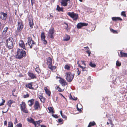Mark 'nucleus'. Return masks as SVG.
<instances>
[{
	"label": "nucleus",
	"instance_id": "56",
	"mask_svg": "<svg viewBox=\"0 0 127 127\" xmlns=\"http://www.w3.org/2000/svg\"><path fill=\"white\" fill-rule=\"evenodd\" d=\"M91 124V123H89V125L88 127H91L92 126V125H90V124Z\"/></svg>",
	"mask_w": 127,
	"mask_h": 127
},
{
	"label": "nucleus",
	"instance_id": "49",
	"mask_svg": "<svg viewBox=\"0 0 127 127\" xmlns=\"http://www.w3.org/2000/svg\"><path fill=\"white\" fill-rule=\"evenodd\" d=\"M63 119H58V121L59 122H61L63 121Z\"/></svg>",
	"mask_w": 127,
	"mask_h": 127
},
{
	"label": "nucleus",
	"instance_id": "57",
	"mask_svg": "<svg viewBox=\"0 0 127 127\" xmlns=\"http://www.w3.org/2000/svg\"><path fill=\"white\" fill-rule=\"evenodd\" d=\"M2 28L1 24L0 22V29Z\"/></svg>",
	"mask_w": 127,
	"mask_h": 127
},
{
	"label": "nucleus",
	"instance_id": "62",
	"mask_svg": "<svg viewBox=\"0 0 127 127\" xmlns=\"http://www.w3.org/2000/svg\"><path fill=\"white\" fill-rule=\"evenodd\" d=\"M81 72H78V73H77L78 75H79L80 74Z\"/></svg>",
	"mask_w": 127,
	"mask_h": 127
},
{
	"label": "nucleus",
	"instance_id": "59",
	"mask_svg": "<svg viewBox=\"0 0 127 127\" xmlns=\"http://www.w3.org/2000/svg\"><path fill=\"white\" fill-rule=\"evenodd\" d=\"M38 68H36L35 69V71H36L37 72L38 71Z\"/></svg>",
	"mask_w": 127,
	"mask_h": 127
},
{
	"label": "nucleus",
	"instance_id": "40",
	"mask_svg": "<svg viewBox=\"0 0 127 127\" xmlns=\"http://www.w3.org/2000/svg\"><path fill=\"white\" fill-rule=\"evenodd\" d=\"M90 123H91L90 124V125H92V126H93L95 125V123L94 121H93L92 122H90Z\"/></svg>",
	"mask_w": 127,
	"mask_h": 127
},
{
	"label": "nucleus",
	"instance_id": "6",
	"mask_svg": "<svg viewBox=\"0 0 127 127\" xmlns=\"http://www.w3.org/2000/svg\"><path fill=\"white\" fill-rule=\"evenodd\" d=\"M18 24L17 31L20 32L22 30V29L23 27L22 22L21 20H19L18 22Z\"/></svg>",
	"mask_w": 127,
	"mask_h": 127
},
{
	"label": "nucleus",
	"instance_id": "12",
	"mask_svg": "<svg viewBox=\"0 0 127 127\" xmlns=\"http://www.w3.org/2000/svg\"><path fill=\"white\" fill-rule=\"evenodd\" d=\"M41 39L43 41L44 44H46L47 42L45 39V37L44 35V32H42L41 33Z\"/></svg>",
	"mask_w": 127,
	"mask_h": 127
},
{
	"label": "nucleus",
	"instance_id": "34",
	"mask_svg": "<svg viewBox=\"0 0 127 127\" xmlns=\"http://www.w3.org/2000/svg\"><path fill=\"white\" fill-rule=\"evenodd\" d=\"M8 29V28L7 27H6L5 28H4V30L3 32V33H4V34H5L7 32Z\"/></svg>",
	"mask_w": 127,
	"mask_h": 127
},
{
	"label": "nucleus",
	"instance_id": "47",
	"mask_svg": "<svg viewBox=\"0 0 127 127\" xmlns=\"http://www.w3.org/2000/svg\"><path fill=\"white\" fill-rule=\"evenodd\" d=\"M52 116L56 118H57L58 117L56 115H52Z\"/></svg>",
	"mask_w": 127,
	"mask_h": 127
},
{
	"label": "nucleus",
	"instance_id": "5",
	"mask_svg": "<svg viewBox=\"0 0 127 127\" xmlns=\"http://www.w3.org/2000/svg\"><path fill=\"white\" fill-rule=\"evenodd\" d=\"M48 64V67L49 68L51 69V71L54 70L56 68L55 66H52L51 65L52 59L50 57H48L47 59Z\"/></svg>",
	"mask_w": 127,
	"mask_h": 127
},
{
	"label": "nucleus",
	"instance_id": "58",
	"mask_svg": "<svg viewBox=\"0 0 127 127\" xmlns=\"http://www.w3.org/2000/svg\"><path fill=\"white\" fill-rule=\"evenodd\" d=\"M60 113L61 116H62V115H63L62 111H60Z\"/></svg>",
	"mask_w": 127,
	"mask_h": 127
},
{
	"label": "nucleus",
	"instance_id": "61",
	"mask_svg": "<svg viewBox=\"0 0 127 127\" xmlns=\"http://www.w3.org/2000/svg\"><path fill=\"white\" fill-rule=\"evenodd\" d=\"M86 52L88 54L90 52L89 51H87Z\"/></svg>",
	"mask_w": 127,
	"mask_h": 127
},
{
	"label": "nucleus",
	"instance_id": "30",
	"mask_svg": "<svg viewBox=\"0 0 127 127\" xmlns=\"http://www.w3.org/2000/svg\"><path fill=\"white\" fill-rule=\"evenodd\" d=\"M89 65L92 67H95L96 66V65L94 63L91 62L90 63Z\"/></svg>",
	"mask_w": 127,
	"mask_h": 127
},
{
	"label": "nucleus",
	"instance_id": "14",
	"mask_svg": "<svg viewBox=\"0 0 127 127\" xmlns=\"http://www.w3.org/2000/svg\"><path fill=\"white\" fill-rule=\"evenodd\" d=\"M28 75L32 79H34L36 78V75L31 72H29Z\"/></svg>",
	"mask_w": 127,
	"mask_h": 127
},
{
	"label": "nucleus",
	"instance_id": "28",
	"mask_svg": "<svg viewBox=\"0 0 127 127\" xmlns=\"http://www.w3.org/2000/svg\"><path fill=\"white\" fill-rule=\"evenodd\" d=\"M21 110L24 113H28V111L26 107L21 109Z\"/></svg>",
	"mask_w": 127,
	"mask_h": 127
},
{
	"label": "nucleus",
	"instance_id": "13",
	"mask_svg": "<svg viewBox=\"0 0 127 127\" xmlns=\"http://www.w3.org/2000/svg\"><path fill=\"white\" fill-rule=\"evenodd\" d=\"M28 121L31 123H32L35 126H36V123L34 121V120L33 119L31 118H28L27 119Z\"/></svg>",
	"mask_w": 127,
	"mask_h": 127
},
{
	"label": "nucleus",
	"instance_id": "22",
	"mask_svg": "<svg viewBox=\"0 0 127 127\" xmlns=\"http://www.w3.org/2000/svg\"><path fill=\"white\" fill-rule=\"evenodd\" d=\"M120 54H121V56L120 57H127V53H124L121 51L120 52Z\"/></svg>",
	"mask_w": 127,
	"mask_h": 127
},
{
	"label": "nucleus",
	"instance_id": "11",
	"mask_svg": "<svg viewBox=\"0 0 127 127\" xmlns=\"http://www.w3.org/2000/svg\"><path fill=\"white\" fill-rule=\"evenodd\" d=\"M54 32V28L50 29L49 31V34H50V37L51 38L53 39L54 37L53 34Z\"/></svg>",
	"mask_w": 127,
	"mask_h": 127
},
{
	"label": "nucleus",
	"instance_id": "3",
	"mask_svg": "<svg viewBox=\"0 0 127 127\" xmlns=\"http://www.w3.org/2000/svg\"><path fill=\"white\" fill-rule=\"evenodd\" d=\"M28 43L30 48H33L35 50L36 49L37 45L35 43V42L30 37L29 38Z\"/></svg>",
	"mask_w": 127,
	"mask_h": 127
},
{
	"label": "nucleus",
	"instance_id": "15",
	"mask_svg": "<svg viewBox=\"0 0 127 127\" xmlns=\"http://www.w3.org/2000/svg\"><path fill=\"white\" fill-rule=\"evenodd\" d=\"M60 83L63 86H64L67 84V83L63 79H61L60 80Z\"/></svg>",
	"mask_w": 127,
	"mask_h": 127
},
{
	"label": "nucleus",
	"instance_id": "48",
	"mask_svg": "<svg viewBox=\"0 0 127 127\" xmlns=\"http://www.w3.org/2000/svg\"><path fill=\"white\" fill-rule=\"evenodd\" d=\"M4 124L5 125L7 126V122L6 121H5L4 122Z\"/></svg>",
	"mask_w": 127,
	"mask_h": 127
},
{
	"label": "nucleus",
	"instance_id": "17",
	"mask_svg": "<svg viewBox=\"0 0 127 127\" xmlns=\"http://www.w3.org/2000/svg\"><path fill=\"white\" fill-rule=\"evenodd\" d=\"M34 100L32 99H31L29 100L28 101V103L30 106H31L33 104Z\"/></svg>",
	"mask_w": 127,
	"mask_h": 127
},
{
	"label": "nucleus",
	"instance_id": "41",
	"mask_svg": "<svg viewBox=\"0 0 127 127\" xmlns=\"http://www.w3.org/2000/svg\"><path fill=\"white\" fill-rule=\"evenodd\" d=\"M40 100L41 102H44L45 101V98L43 97L40 99Z\"/></svg>",
	"mask_w": 127,
	"mask_h": 127
},
{
	"label": "nucleus",
	"instance_id": "33",
	"mask_svg": "<svg viewBox=\"0 0 127 127\" xmlns=\"http://www.w3.org/2000/svg\"><path fill=\"white\" fill-rule=\"evenodd\" d=\"M70 98H71L72 100H76L77 99V97H75L74 96L73 97L71 95H70Z\"/></svg>",
	"mask_w": 127,
	"mask_h": 127
},
{
	"label": "nucleus",
	"instance_id": "24",
	"mask_svg": "<svg viewBox=\"0 0 127 127\" xmlns=\"http://www.w3.org/2000/svg\"><path fill=\"white\" fill-rule=\"evenodd\" d=\"M48 109L49 111L52 113H54V111L53 110V108L51 107H48Z\"/></svg>",
	"mask_w": 127,
	"mask_h": 127
},
{
	"label": "nucleus",
	"instance_id": "10",
	"mask_svg": "<svg viewBox=\"0 0 127 127\" xmlns=\"http://www.w3.org/2000/svg\"><path fill=\"white\" fill-rule=\"evenodd\" d=\"M88 25V23H78L77 25V28L78 29L80 28L83 26H87Z\"/></svg>",
	"mask_w": 127,
	"mask_h": 127
},
{
	"label": "nucleus",
	"instance_id": "54",
	"mask_svg": "<svg viewBox=\"0 0 127 127\" xmlns=\"http://www.w3.org/2000/svg\"><path fill=\"white\" fill-rule=\"evenodd\" d=\"M77 109L78 111H81V109L77 107Z\"/></svg>",
	"mask_w": 127,
	"mask_h": 127
},
{
	"label": "nucleus",
	"instance_id": "60",
	"mask_svg": "<svg viewBox=\"0 0 127 127\" xmlns=\"http://www.w3.org/2000/svg\"><path fill=\"white\" fill-rule=\"evenodd\" d=\"M82 64H84L85 65V64L84 63V61H82Z\"/></svg>",
	"mask_w": 127,
	"mask_h": 127
},
{
	"label": "nucleus",
	"instance_id": "31",
	"mask_svg": "<svg viewBox=\"0 0 127 127\" xmlns=\"http://www.w3.org/2000/svg\"><path fill=\"white\" fill-rule=\"evenodd\" d=\"M13 101L11 100H9L8 101V105L9 106H11V104L13 103Z\"/></svg>",
	"mask_w": 127,
	"mask_h": 127
},
{
	"label": "nucleus",
	"instance_id": "46",
	"mask_svg": "<svg viewBox=\"0 0 127 127\" xmlns=\"http://www.w3.org/2000/svg\"><path fill=\"white\" fill-rule=\"evenodd\" d=\"M36 123V125L37 124L38 125H39L40 124V121H37L35 122Z\"/></svg>",
	"mask_w": 127,
	"mask_h": 127
},
{
	"label": "nucleus",
	"instance_id": "4",
	"mask_svg": "<svg viewBox=\"0 0 127 127\" xmlns=\"http://www.w3.org/2000/svg\"><path fill=\"white\" fill-rule=\"evenodd\" d=\"M13 40L12 38H8L6 40V45L10 49L13 47Z\"/></svg>",
	"mask_w": 127,
	"mask_h": 127
},
{
	"label": "nucleus",
	"instance_id": "27",
	"mask_svg": "<svg viewBox=\"0 0 127 127\" xmlns=\"http://www.w3.org/2000/svg\"><path fill=\"white\" fill-rule=\"evenodd\" d=\"M56 9L58 11H63V8L60 7L59 5H57Z\"/></svg>",
	"mask_w": 127,
	"mask_h": 127
},
{
	"label": "nucleus",
	"instance_id": "39",
	"mask_svg": "<svg viewBox=\"0 0 127 127\" xmlns=\"http://www.w3.org/2000/svg\"><path fill=\"white\" fill-rule=\"evenodd\" d=\"M108 121L111 126L114 125L113 124L111 120L110 119H108Z\"/></svg>",
	"mask_w": 127,
	"mask_h": 127
},
{
	"label": "nucleus",
	"instance_id": "9",
	"mask_svg": "<svg viewBox=\"0 0 127 127\" xmlns=\"http://www.w3.org/2000/svg\"><path fill=\"white\" fill-rule=\"evenodd\" d=\"M0 18L3 20H5L6 18L7 14L3 12L0 13Z\"/></svg>",
	"mask_w": 127,
	"mask_h": 127
},
{
	"label": "nucleus",
	"instance_id": "55",
	"mask_svg": "<svg viewBox=\"0 0 127 127\" xmlns=\"http://www.w3.org/2000/svg\"><path fill=\"white\" fill-rule=\"evenodd\" d=\"M8 109L6 111H5V112H4V111H2V112L3 113H6V112L8 111Z\"/></svg>",
	"mask_w": 127,
	"mask_h": 127
},
{
	"label": "nucleus",
	"instance_id": "8",
	"mask_svg": "<svg viewBox=\"0 0 127 127\" xmlns=\"http://www.w3.org/2000/svg\"><path fill=\"white\" fill-rule=\"evenodd\" d=\"M34 107L35 110H37L39 109H40L39 103L37 101H36L34 103Z\"/></svg>",
	"mask_w": 127,
	"mask_h": 127
},
{
	"label": "nucleus",
	"instance_id": "64",
	"mask_svg": "<svg viewBox=\"0 0 127 127\" xmlns=\"http://www.w3.org/2000/svg\"><path fill=\"white\" fill-rule=\"evenodd\" d=\"M23 75H19V76L20 77H21V76H22Z\"/></svg>",
	"mask_w": 127,
	"mask_h": 127
},
{
	"label": "nucleus",
	"instance_id": "25",
	"mask_svg": "<svg viewBox=\"0 0 127 127\" xmlns=\"http://www.w3.org/2000/svg\"><path fill=\"white\" fill-rule=\"evenodd\" d=\"M29 24L31 28H32V26L33 25V23L32 20H29Z\"/></svg>",
	"mask_w": 127,
	"mask_h": 127
},
{
	"label": "nucleus",
	"instance_id": "19",
	"mask_svg": "<svg viewBox=\"0 0 127 127\" xmlns=\"http://www.w3.org/2000/svg\"><path fill=\"white\" fill-rule=\"evenodd\" d=\"M32 86V83H28V84L26 85V87L29 88L30 89H33V88Z\"/></svg>",
	"mask_w": 127,
	"mask_h": 127
},
{
	"label": "nucleus",
	"instance_id": "16",
	"mask_svg": "<svg viewBox=\"0 0 127 127\" xmlns=\"http://www.w3.org/2000/svg\"><path fill=\"white\" fill-rule=\"evenodd\" d=\"M62 1L61 2L62 5L64 6H66L67 5V2L69 1H70V0H62Z\"/></svg>",
	"mask_w": 127,
	"mask_h": 127
},
{
	"label": "nucleus",
	"instance_id": "63",
	"mask_svg": "<svg viewBox=\"0 0 127 127\" xmlns=\"http://www.w3.org/2000/svg\"><path fill=\"white\" fill-rule=\"evenodd\" d=\"M50 17H53V16L52 15H51V14L50 15Z\"/></svg>",
	"mask_w": 127,
	"mask_h": 127
},
{
	"label": "nucleus",
	"instance_id": "1",
	"mask_svg": "<svg viewBox=\"0 0 127 127\" xmlns=\"http://www.w3.org/2000/svg\"><path fill=\"white\" fill-rule=\"evenodd\" d=\"M74 75V73H72L70 72H67L66 73L65 77L68 82H70L73 79Z\"/></svg>",
	"mask_w": 127,
	"mask_h": 127
},
{
	"label": "nucleus",
	"instance_id": "45",
	"mask_svg": "<svg viewBox=\"0 0 127 127\" xmlns=\"http://www.w3.org/2000/svg\"><path fill=\"white\" fill-rule=\"evenodd\" d=\"M110 31L114 33H115L116 32V31L112 29H110Z\"/></svg>",
	"mask_w": 127,
	"mask_h": 127
},
{
	"label": "nucleus",
	"instance_id": "43",
	"mask_svg": "<svg viewBox=\"0 0 127 127\" xmlns=\"http://www.w3.org/2000/svg\"><path fill=\"white\" fill-rule=\"evenodd\" d=\"M29 96V95L28 94H27L26 95H24V98H26L28 97Z\"/></svg>",
	"mask_w": 127,
	"mask_h": 127
},
{
	"label": "nucleus",
	"instance_id": "36",
	"mask_svg": "<svg viewBox=\"0 0 127 127\" xmlns=\"http://www.w3.org/2000/svg\"><path fill=\"white\" fill-rule=\"evenodd\" d=\"M121 15L125 17H126V15L125 14V11L122 12L121 13Z\"/></svg>",
	"mask_w": 127,
	"mask_h": 127
},
{
	"label": "nucleus",
	"instance_id": "50",
	"mask_svg": "<svg viewBox=\"0 0 127 127\" xmlns=\"http://www.w3.org/2000/svg\"><path fill=\"white\" fill-rule=\"evenodd\" d=\"M61 116L62 117L66 119V117L65 115H62V116Z\"/></svg>",
	"mask_w": 127,
	"mask_h": 127
},
{
	"label": "nucleus",
	"instance_id": "7",
	"mask_svg": "<svg viewBox=\"0 0 127 127\" xmlns=\"http://www.w3.org/2000/svg\"><path fill=\"white\" fill-rule=\"evenodd\" d=\"M67 14L75 20H76L78 17V15L75 14L73 12H68V13Z\"/></svg>",
	"mask_w": 127,
	"mask_h": 127
},
{
	"label": "nucleus",
	"instance_id": "35",
	"mask_svg": "<svg viewBox=\"0 0 127 127\" xmlns=\"http://www.w3.org/2000/svg\"><path fill=\"white\" fill-rule=\"evenodd\" d=\"M121 65V63H119L118 61H117L116 63V65L117 66H120Z\"/></svg>",
	"mask_w": 127,
	"mask_h": 127
},
{
	"label": "nucleus",
	"instance_id": "42",
	"mask_svg": "<svg viewBox=\"0 0 127 127\" xmlns=\"http://www.w3.org/2000/svg\"><path fill=\"white\" fill-rule=\"evenodd\" d=\"M17 127H22V124L19 123L17 125Z\"/></svg>",
	"mask_w": 127,
	"mask_h": 127
},
{
	"label": "nucleus",
	"instance_id": "21",
	"mask_svg": "<svg viewBox=\"0 0 127 127\" xmlns=\"http://www.w3.org/2000/svg\"><path fill=\"white\" fill-rule=\"evenodd\" d=\"M112 19L115 21H117V20H122V19L119 17H113L112 18Z\"/></svg>",
	"mask_w": 127,
	"mask_h": 127
},
{
	"label": "nucleus",
	"instance_id": "26",
	"mask_svg": "<svg viewBox=\"0 0 127 127\" xmlns=\"http://www.w3.org/2000/svg\"><path fill=\"white\" fill-rule=\"evenodd\" d=\"M70 39V37L69 36L67 35H66V37L64 38L63 40L64 41H67L68 40Z\"/></svg>",
	"mask_w": 127,
	"mask_h": 127
},
{
	"label": "nucleus",
	"instance_id": "29",
	"mask_svg": "<svg viewBox=\"0 0 127 127\" xmlns=\"http://www.w3.org/2000/svg\"><path fill=\"white\" fill-rule=\"evenodd\" d=\"M13 125L12 122H9L8 123V126L7 127H13Z\"/></svg>",
	"mask_w": 127,
	"mask_h": 127
},
{
	"label": "nucleus",
	"instance_id": "38",
	"mask_svg": "<svg viewBox=\"0 0 127 127\" xmlns=\"http://www.w3.org/2000/svg\"><path fill=\"white\" fill-rule=\"evenodd\" d=\"M57 90H58L59 92H62V90L61 89L60 87H57Z\"/></svg>",
	"mask_w": 127,
	"mask_h": 127
},
{
	"label": "nucleus",
	"instance_id": "37",
	"mask_svg": "<svg viewBox=\"0 0 127 127\" xmlns=\"http://www.w3.org/2000/svg\"><path fill=\"white\" fill-rule=\"evenodd\" d=\"M2 103H1L0 104V106L2 105H4V103L5 102V100H4L2 99Z\"/></svg>",
	"mask_w": 127,
	"mask_h": 127
},
{
	"label": "nucleus",
	"instance_id": "18",
	"mask_svg": "<svg viewBox=\"0 0 127 127\" xmlns=\"http://www.w3.org/2000/svg\"><path fill=\"white\" fill-rule=\"evenodd\" d=\"M44 89L45 91L46 94L49 96H50L51 94V92L47 88V87H45Z\"/></svg>",
	"mask_w": 127,
	"mask_h": 127
},
{
	"label": "nucleus",
	"instance_id": "20",
	"mask_svg": "<svg viewBox=\"0 0 127 127\" xmlns=\"http://www.w3.org/2000/svg\"><path fill=\"white\" fill-rule=\"evenodd\" d=\"M19 45L23 49L25 47V45L23 41L22 40L20 41Z\"/></svg>",
	"mask_w": 127,
	"mask_h": 127
},
{
	"label": "nucleus",
	"instance_id": "51",
	"mask_svg": "<svg viewBox=\"0 0 127 127\" xmlns=\"http://www.w3.org/2000/svg\"><path fill=\"white\" fill-rule=\"evenodd\" d=\"M17 123V119L16 118L15 119V122L14 123V124H15L16 123Z\"/></svg>",
	"mask_w": 127,
	"mask_h": 127
},
{
	"label": "nucleus",
	"instance_id": "44",
	"mask_svg": "<svg viewBox=\"0 0 127 127\" xmlns=\"http://www.w3.org/2000/svg\"><path fill=\"white\" fill-rule=\"evenodd\" d=\"M78 66H79L80 68L82 69V71H85V70H84V68H83V67L82 66H81L80 64L78 65Z\"/></svg>",
	"mask_w": 127,
	"mask_h": 127
},
{
	"label": "nucleus",
	"instance_id": "23",
	"mask_svg": "<svg viewBox=\"0 0 127 127\" xmlns=\"http://www.w3.org/2000/svg\"><path fill=\"white\" fill-rule=\"evenodd\" d=\"M20 105L21 106V109L26 108V104L24 102H22V103L20 104Z\"/></svg>",
	"mask_w": 127,
	"mask_h": 127
},
{
	"label": "nucleus",
	"instance_id": "53",
	"mask_svg": "<svg viewBox=\"0 0 127 127\" xmlns=\"http://www.w3.org/2000/svg\"><path fill=\"white\" fill-rule=\"evenodd\" d=\"M41 127H46L43 125H41Z\"/></svg>",
	"mask_w": 127,
	"mask_h": 127
},
{
	"label": "nucleus",
	"instance_id": "52",
	"mask_svg": "<svg viewBox=\"0 0 127 127\" xmlns=\"http://www.w3.org/2000/svg\"><path fill=\"white\" fill-rule=\"evenodd\" d=\"M38 97H39V98L40 99V100L41 99V98H43V96H41V95L39 96Z\"/></svg>",
	"mask_w": 127,
	"mask_h": 127
},
{
	"label": "nucleus",
	"instance_id": "32",
	"mask_svg": "<svg viewBox=\"0 0 127 127\" xmlns=\"http://www.w3.org/2000/svg\"><path fill=\"white\" fill-rule=\"evenodd\" d=\"M64 68L68 70H69L70 68V66L67 65H66L64 66Z\"/></svg>",
	"mask_w": 127,
	"mask_h": 127
},
{
	"label": "nucleus",
	"instance_id": "2",
	"mask_svg": "<svg viewBox=\"0 0 127 127\" xmlns=\"http://www.w3.org/2000/svg\"><path fill=\"white\" fill-rule=\"evenodd\" d=\"M17 58L19 59L22 58L23 57L25 56L26 55V52L25 51L19 49L17 50Z\"/></svg>",
	"mask_w": 127,
	"mask_h": 127
}]
</instances>
